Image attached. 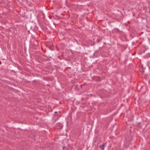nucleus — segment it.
I'll return each mask as SVG.
<instances>
[{"label":"nucleus","mask_w":150,"mask_h":150,"mask_svg":"<svg viewBox=\"0 0 150 150\" xmlns=\"http://www.w3.org/2000/svg\"><path fill=\"white\" fill-rule=\"evenodd\" d=\"M105 144H102L100 145L99 147L100 149L102 150H103L104 149Z\"/></svg>","instance_id":"obj_1"},{"label":"nucleus","mask_w":150,"mask_h":150,"mask_svg":"<svg viewBox=\"0 0 150 150\" xmlns=\"http://www.w3.org/2000/svg\"><path fill=\"white\" fill-rule=\"evenodd\" d=\"M55 113H57V112H55Z\"/></svg>","instance_id":"obj_2"}]
</instances>
